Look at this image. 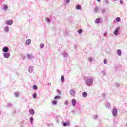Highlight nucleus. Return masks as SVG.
Masks as SVG:
<instances>
[{
	"label": "nucleus",
	"instance_id": "nucleus-1",
	"mask_svg": "<svg viewBox=\"0 0 127 127\" xmlns=\"http://www.w3.org/2000/svg\"><path fill=\"white\" fill-rule=\"evenodd\" d=\"M94 77L87 78L86 80V85L88 87H91L93 85V83H94Z\"/></svg>",
	"mask_w": 127,
	"mask_h": 127
},
{
	"label": "nucleus",
	"instance_id": "nucleus-2",
	"mask_svg": "<svg viewBox=\"0 0 127 127\" xmlns=\"http://www.w3.org/2000/svg\"><path fill=\"white\" fill-rule=\"evenodd\" d=\"M112 114L113 117H117L118 115V110H117V108H114L112 110Z\"/></svg>",
	"mask_w": 127,
	"mask_h": 127
},
{
	"label": "nucleus",
	"instance_id": "nucleus-3",
	"mask_svg": "<svg viewBox=\"0 0 127 127\" xmlns=\"http://www.w3.org/2000/svg\"><path fill=\"white\" fill-rule=\"evenodd\" d=\"M62 55L64 58H68L69 57V54H68V52L65 51L62 52Z\"/></svg>",
	"mask_w": 127,
	"mask_h": 127
},
{
	"label": "nucleus",
	"instance_id": "nucleus-4",
	"mask_svg": "<svg viewBox=\"0 0 127 127\" xmlns=\"http://www.w3.org/2000/svg\"><path fill=\"white\" fill-rule=\"evenodd\" d=\"M62 125L63 126H64V127H69L71 125V124H70V121H67L66 122H62Z\"/></svg>",
	"mask_w": 127,
	"mask_h": 127
},
{
	"label": "nucleus",
	"instance_id": "nucleus-5",
	"mask_svg": "<svg viewBox=\"0 0 127 127\" xmlns=\"http://www.w3.org/2000/svg\"><path fill=\"white\" fill-rule=\"evenodd\" d=\"M2 51L4 53H8L9 51V48L7 46H4L2 48Z\"/></svg>",
	"mask_w": 127,
	"mask_h": 127
},
{
	"label": "nucleus",
	"instance_id": "nucleus-6",
	"mask_svg": "<svg viewBox=\"0 0 127 127\" xmlns=\"http://www.w3.org/2000/svg\"><path fill=\"white\" fill-rule=\"evenodd\" d=\"M120 27H117L114 30L113 34L114 35H118L119 34V30H120Z\"/></svg>",
	"mask_w": 127,
	"mask_h": 127
},
{
	"label": "nucleus",
	"instance_id": "nucleus-7",
	"mask_svg": "<svg viewBox=\"0 0 127 127\" xmlns=\"http://www.w3.org/2000/svg\"><path fill=\"white\" fill-rule=\"evenodd\" d=\"M3 57L4 58H9V57H10V53H4Z\"/></svg>",
	"mask_w": 127,
	"mask_h": 127
},
{
	"label": "nucleus",
	"instance_id": "nucleus-8",
	"mask_svg": "<svg viewBox=\"0 0 127 127\" xmlns=\"http://www.w3.org/2000/svg\"><path fill=\"white\" fill-rule=\"evenodd\" d=\"M13 23V21L12 20H9L6 22V24L7 25H12Z\"/></svg>",
	"mask_w": 127,
	"mask_h": 127
},
{
	"label": "nucleus",
	"instance_id": "nucleus-9",
	"mask_svg": "<svg viewBox=\"0 0 127 127\" xmlns=\"http://www.w3.org/2000/svg\"><path fill=\"white\" fill-rule=\"evenodd\" d=\"M71 104L73 107H75L77 104V101L75 99H72Z\"/></svg>",
	"mask_w": 127,
	"mask_h": 127
},
{
	"label": "nucleus",
	"instance_id": "nucleus-10",
	"mask_svg": "<svg viewBox=\"0 0 127 127\" xmlns=\"http://www.w3.org/2000/svg\"><path fill=\"white\" fill-rule=\"evenodd\" d=\"M28 71L29 73H32V72H33V67L29 66L28 68Z\"/></svg>",
	"mask_w": 127,
	"mask_h": 127
},
{
	"label": "nucleus",
	"instance_id": "nucleus-11",
	"mask_svg": "<svg viewBox=\"0 0 127 127\" xmlns=\"http://www.w3.org/2000/svg\"><path fill=\"white\" fill-rule=\"evenodd\" d=\"M99 10H100V9H99V7L96 6L94 8L93 12L97 13V12H99Z\"/></svg>",
	"mask_w": 127,
	"mask_h": 127
},
{
	"label": "nucleus",
	"instance_id": "nucleus-12",
	"mask_svg": "<svg viewBox=\"0 0 127 127\" xmlns=\"http://www.w3.org/2000/svg\"><path fill=\"white\" fill-rule=\"evenodd\" d=\"M75 8L77 10H81V9H82V6H80V5H76Z\"/></svg>",
	"mask_w": 127,
	"mask_h": 127
},
{
	"label": "nucleus",
	"instance_id": "nucleus-13",
	"mask_svg": "<svg viewBox=\"0 0 127 127\" xmlns=\"http://www.w3.org/2000/svg\"><path fill=\"white\" fill-rule=\"evenodd\" d=\"M75 90L73 89H71L70 91V94L71 95V96H75Z\"/></svg>",
	"mask_w": 127,
	"mask_h": 127
},
{
	"label": "nucleus",
	"instance_id": "nucleus-14",
	"mask_svg": "<svg viewBox=\"0 0 127 127\" xmlns=\"http://www.w3.org/2000/svg\"><path fill=\"white\" fill-rule=\"evenodd\" d=\"M117 53L119 56H121L122 55V50L121 49L117 50Z\"/></svg>",
	"mask_w": 127,
	"mask_h": 127
},
{
	"label": "nucleus",
	"instance_id": "nucleus-15",
	"mask_svg": "<svg viewBox=\"0 0 127 127\" xmlns=\"http://www.w3.org/2000/svg\"><path fill=\"white\" fill-rule=\"evenodd\" d=\"M95 23H97V24H99V23H101V19L99 18H97L95 20Z\"/></svg>",
	"mask_w": 127,
	"mask_h": 127
},
{
	"label": "nucleus",
	"instance_id": "nucleus-16",
	"mask_svg": "<svg viewBox=\"0 0 127 127\" xmlns=\"http://www.w3.org/2000/svg\"><path fill=\"white\" fill-rule=\"evenodd\" d=\"M30 43H31V40L30 39H27L26 41V44H27V45H29Z\"/></svg>",
	"mask_w": 127,
	"mask_h": 127
},
{
	"label": "nucleus",
	"instance_id": "nucleus-17",
	"mask_svg": "<svg viewBox=\"0 0 127 127\" xmlns=\"http://www.w3.org/2000/svg\"><path fill=\"white\" fill-rule=\"evenodd\" d=\"M29 112L30 115H34V114H35V112H34V110H33V109H30L29 111Z\"/></svg>",
	"mask_w": 127,
	"mask_h": 127
},
{
	"label": "nucleus",
	"instance_id": "nucleus-18",
	"mask_svg": "<svg viewBox=\"0 0 127 127\" xmlns=\"http://www.w3.org/2000/svg\"><path fill=\"white\" fill-rule=\"evenodd\" d=\"M88 96V93L86 92H83L82 93V97H83V98H86V97H87Z\"/></svg>",
	"mask_w": 127,
	"mask_h": 127
},
{
	"label": "nucleus",
	"instance_id": "nucleus-19",
	"mask_svg": "<svg viewBox=\"0 0 127 127\" xmlns=\"http://www.w3.org/2000/svg\"><path fill=\"white\" fill-rule=\"evenodd\" d=\"M3 9L5 11L7 10L8 9V6L6 4H4L3 7Z\"/></svg>",
	"mask_w": 127,
	"mask_h": 127
},
{
	"label": "nucleus",
	"instance_id": "nucleus-20",
	"mask_svg": "<svg viewBox=\"0 0 127 127\" xmlns=\"http://www.w3.org/2000/svg\"><path fill=\"white\" fill-rule=\"evenodd\" d=\"M61 81L62 83H64V81H65V77H64V75L61 76Z\"/></svg>",
	"mask_w": 127,
	"mask_h": 127
},
{
	"label": "nucleus",
	"instance_id": "nucleus-21",
	"mask_svg": "<svg viewBox=\"0 0 127 127\" xmlns=\"http://www.w3.org/2000/svg\"><path fill=\"white\" fill-rule=\"evenodd\" d=\"M4 30L6 32H8L9 31V27L6 26L4 28Z\"/></svg>",
	"mask_w": 127,
	"mask_h": 127
},
{
	"label": "nucleus",
	"instance_id": "nucleus-22",
	"mask_svg": "<svg viewBox=\"0 0 127 127\" xmlns=\"http://www.w3.org/2000/svg\"><path fill=\"white\" fill-rule=\"evenodd\" d=\"M115 20L117 22H120V21H121V18L117 17H116V18L115 19Z\"/></svg>",
	"mask_w": 127,
	"mask_h": 127
},
{
	"label": "nucleus",
	"instance_id": "nucleus-23",
	"mask_svg": "<svg viewBox=\"0 0 127 127\" xmlns=\"http://www.w3.org/2000/svg\"><path fill=\"white\" fill-rule=\"evenodd\" d=\"M61 99V97H60V96L57 95L54 97V99L55 100H58Z\"/></svg>",
	"mask_w": 127,
	"mask_h": 127
},
{
	"label": "nucleus",
	"instance_id": "nucleus-24",
	"mask_svg": "<svg viewBox=\"0 0 127 127\" xmlns=\"http://www.w3.org/2000/svg\"><path fill=\"white\" fill-rule=\"evenodd\" d=\"M27 57L28 59H31V58L32 57V55H31L30 54H27Z\"/></svg>",
	"mask_w": 127,
	"mask_h": 127
},
{
	"label": "nucleus",
	"instance_id": "nucleus-25",
	"mask_svg": "<svg viewBox=\"0 0 127 127\" xmlns=\"http://www.w3.org/2000/svg\"><path fill=\"white\" fill-rule=\"evenodd\" d=\"M30 122H31V125H33V117H31L30 118Z\"/></svg>",
	"mask_w": 127,
	"mask_h": 127
},
{
	"label": "nucleus",
	"instance_id": "nucleus-26",
	"mask_svg": "<svg viewBox=\"0 0 127 127\" xmlns=\"http://www.w3.org/2000/svg\"><path fill=\"white\" fill-rule=\"evenodd\" d=\"M88 60L89 62H93V61L94 60V58H93L92 57H90L89 58Z\"/></svg>",
	"mask_w": 127,
	"mask_h": 127
},
{
	"label": "nucleus",
	"instance_id": "nucleus-27",
	"mask_svg": "<svg viewBox=\"0 0 127 127\" xmlns=\"http://www.w3.org/2000/svg\"><path fill=\"white\" fill-rule=\"evenodd\" d=\"M78 33H79V34H82V33H83V30L82 29L78 30Z\"/></svg>",
	"mask_w": 127,
	"mask_h": 127
},
{
	"label": "nucleus",
	"instance_id": "nucleus-28",
	"mask_svg": "<svg viewBox=\"0 0 127 127\" xmlns=\"http://www.w3.org/2000/svg\"><path fill=\"white\" fill-rule=\"evenodd\" d=\"M33 90H37L38 89L37 86L36 85H34L33 86Z\"/></svg>",
	"mask_w": 127,
	"mask_h": 127
},
{
	"label": "nucleus",
	"instance_id": "nucleus-29",
	"mask_svg": "<svg viewBox=\"0 0 127 127\" xmlns=\"http://www.w3.org/2000/svg\"><path fill=\"white\" fill-rule=\"evenodd\" d=\"M14 95L17 98L19 97V93L18 92H15Z\"/></svg>",
	"mask_w": 127,
	"mask_h": 127
},
{
	"label": "nucleus",
	"instance_id": "nucleus-30",
	"mask_svg": "<svg viewBox=\"0 0 127 127\" xmlns=\"http://www.w3.org/2000/svg\"><path fill=\"white\" fill-rule=\"evenodd\" d=\"M105 106H106V108H109L110 107V103L106 102L105 104Z\"/></svg>",
	"mask_w": 127,
	"mask_h": 127
},
{
	"label": "nucleus",
	"instance_id": "nucleus-31",
	"mask_svg": "<svg viewBox=\"0 0 127 127\" xmlns=\"http://www.w3.org/2000/svg\"><path fill=\"white\" fill-rule=\"evenodd\" d=\"M105 12H106V9H101V13H102V14H104Z\"/></svg>",
	"mask_w": 127,
	"mask_h": 127
},
{
	"label": "nucleus",
	"instance_id": "nucleus-32",
	"mask_svg": "<svg viewBox=\"0 0 127 127\" xmlns=\"http://www.w3.org/2000/svg\"><path fill=\"white\" fill-rule=\"evenodd\" d=\"M103 63L104 64H107V63H108V60H107V59H104L103 60Z\"/></svg>",
	"mask_w": 127,
	"mask_h": 127
},
{
	"label": "nucleus",
	"instance_id": "nucleus-33",
	"mask_svg": "<svg viewBox=\"0 0 127 127\" xmlns=\"http://www.w3.org/2000/svg\"><path fill=\"white\" fill-rule=\"evenodd\" d=\"M46 21L47 22H48V23H50L51 20L49 18H47Z\"/></svg>",
	"mask_w": 127,
	"mask_h": 127
},
{
	"label": "nucleus",
	"instance_id": "nucleus-34",
	"mask_svg": "<svg viewBox=\"0 0 127 127\" xmlns=\"http://www.w3.org/2000/svg\"><path fill=\"white\" fill-rule=\"evenodd\" d=\"M37 96V95L36 94V93H34L33 94V99H36Z\"/></svg>",
	"mask_w": 127,
	"mask_h": 127
},
{
	"label": "nucleus",
	"instance_id": "nucleus-35",
	"mask_svg": "<svg viewBox=\"0 0 127 127\" xmlns=\"http://www.w3.org/2000/svg\"><path fill=\"white\" fill-rule=\"evenodd\" d=\"M53 105H57V101L55 100V101H53L52 102Z\"/></svg>",
	"mask_w": 127,
	"mask_h": 127
},
{
	"label": "nucleus",
	"instance_id": "nucleus-36",
	"mask_svg": "<svg viewBox=\"0 0 127 127\" xmlns=\"http://www.w3.org/2000/svg\"><path fill=\"white\" fill-rule=\"evenodd\" d=\"M11 106H12V105L10 103H8L7 104V107L8 108H9V107H11Z\"/></svg>",
	"mask_w": 127,
	"mask_h": 127
},
{
	"label": "nucleus",
	"instance_id": "nucleus-37",
	"mask_svg": "<svg viewBox=\"0 0 127 127\" xmlns=\"http://www.w3.org/2000/svg\"><path fill=\"white\" fill-rule=\"evenodd\" d=\"M57 93L59 95H61V92H60V90L58 89L57 90Z\"/></svg>",
	"mask_w": 127,
	"mask_h": 127
},
{
	"label": "nucleus",
	"instance_id": "nucleus-38",
	"mask_svg": "<svg viewBox=\"0 0 127 127\" xmlns=\"http://www.w3.org/2000/svg\"><path fill=\"white\" fill-rule=\"evenodd\" d=\"M40 48H43V47H44V44H42V43L40 44Z\"/></svg>",
	"mask_w": 127,
	"mask_h": 127
},
{
	"label": "nucleus",
	"instance_id": "nucleus-39",
	"mask_svg": "<svg viewBox=\"0 0 127 127\" xmlns=\"http://www.w3.org/2000/svg\"><path fill=\"white\" fill-rule=\"evenodd\" d=\"M115 86H116L117 88H119V87H120V84L117 83H115Z\"/></svg>",
	"mask_w": 127,
	"mask_h": 127
},
{
	"label": "nucleus",
	"instance_id": "nucleus-40",
	"mask_svg": "<svg viewBox=\"0 0 127 127\" xmlns=\"http://www.w3.org/2000/svg\"><path fill=\"white\" fill-rule=\"evenodd\" d=\"M104 2L106 4H109V0H104Z\"/></svg>",
	"mask_w": 127,
	"mask_h": 127
},
{
	"label": "nucleus",
	"instance_id": "nucleus-41",
	"mask_svg": "<svg viewBox=\"0 0 127 127\" xmlns=\"http://www.w3.org/2000/svg\"><path fill=\"white\" fill-rule=\"evenodd\" d=\"M68 104H69V101L68 100L65 101L64 102V105H67Z\"/></svg>",
	"mask_w": 127,
	"mask_h": 127
},
{
	"label": "nucleus",
	"instance_id": "nucleus-42",
	"mask_svg": "<svg viewBox=\"0 0 127 127\" xmlns=\"http://www.w3.org/2000/svg\"><path fill=\"white\" fill-rule=\"evenodd\" d=\"M98 118H99V116H98V115H95L94 116V120H97V119H98Z\"/></svg>",
	"mask_w": 127,
	"mask_h": 127
},
{
	"label": "nucleus",
	"instance_id": "nucleus-43",
	"mask_svg": "<svg viewBox=\"0 0 127 127\" xmlns=\"http://www.w3.org/2000/svg\"><path fill=\"white\" fill-rule=\"evenodd\" d=\"M108 34V32L107 31H105V33L103 34V36L105 37V36Z\"/></svg>",
	"mask_w": 127,
	"mask_h": 127
},
{
	"label": "nucleus",
	"instance_id": "nucleus-44",
	"mask_svg": "<svg viewBox=\"0 0 127 127\" xmlns=\"http://www.w3.org/2000/svg\"><path fill=\"white\" fill-rule=\"evenodd\" d=\"M102 73L103 76H105V75L106 74V72L105 71H102Z\"/></svg>",
	"mask_w": 127,
	"mask_h": 127
},
{
	"label": "nucleus",
	"instance_id": "nucleus-45",
	"mask_svg": "<svg viewBox=\"0 0 127 127\" xmlns=\"http://www.w3.org/2000/svg\"><path fill=\"white\" fill-rule=\"evenodd\" d=\"M66 3L68 4L70 3V0H65Z\"/></svg>",
	"mask_w": 127,
	"mask_h": 127
},
{
	"label": "nucleus",
	"instance_id": "nucleus-46",
	"mask_svg": "<svg viewBox=\"0 0 127 127\" xmlns=\"http://www.w3.org/2000/svg\"><path fill=\"white\" fill-rule=\"evenodd\" d=\"M102 97L103 98H105V97H106V95L105 94V93H102Z\"/></svg>",
	"mask_w": 127,
	"mask_h": 127
},
{
	"label": "nucleus",
	"instance_id": "nucleus-47",
	"mask_svg": "<svg viewBox=\"0 0 127 127\" xmlns=\"http://www.w3.org/2000/svg\"><path fill=\"white\" fill-rule=\"evenodd\" d=\"M120 3L121 4H124V2L123 1V0H120Z\"/></svg>",
	"mask_w": 127,
	"mask_h": 127
},
{
	"label": "nucleus",
	"instance_id": "nucleus-48",
	"mask_svg": "<svg viewBox=\"0 0 127 127\" xmlns=\"http://www.w3.org/2000/svg\"><path fill=\"white\" fill-rule=\"evenodd\" d=\"M65 34L66 35H69V33L68 32V31H65Z\"/></svg>",
	"mask_w": 127,
	"mask_h": 127
},
{
	"label": "nucleus",
	"instance_id": "nucleus-49",
	"mask_svg": "<svg viewBox=\"0 0 127 127\" xmlns=\"http://www.w3.org/2000/svg\"><path fill=\"white\" fill-rule=\"evenodd\" d=\"M74 127H80V126H79L78 125H75Z\"/></svg>",
	"mask_w": 127,
	"mask_h": 127
},
{
	"label": "nucleus",
	"instance_id": "nucleus-50",
	"mask_svg": "<svg viewBox=\"0 0 127 127\" xmlns=\"http://www.w3.org/2000/svg\"><path fill=\"white\" fill-rule=\"evenodd\" d=\"M75 112H76V111H75V110L72 111V113H75Z\"/></svg>",
	"mask_w": 127,
	"mask_h": 127
},
{
	"label": "nucleus",
	"instance_id": "nucleus-51",
	"mask_svg": "<svg viewBox=\"0 0 127 127\" xmlns=\"http://www.w3.org/2000/svg\"><path fill=\"white\" fill-rule=\"evenodd\" d=\"M98 2H101V0H97Z\"/></svg>",
	"mask_w": 127,
	"mask_h": 127
},
{
	"label": "nucleus",
	"instance_id": "nucleus-52",
	"mask_svg": "<svg viewBox=\"0 0 127 127\" xmlns=\"http://www.w3.org/2000/svg\"><path fill=\"white\" fill-rule=\"evenodd\" d=\"M48 85H51V83H48Z\"/></svg>",
	"mask_w": 127,
	"mask_h": 127
},
{
	"label": "nucleus",
	"instance_id": "nucleus-53",
	"mask_svg": "<svg viewBox=\"0 0 127 127\" xmlns=\"http://www.w3.org/2000/svg\"><path fill=\"white\" fill-rule=\"evenodd\" d=\"M114 0V1H117V0Z\"/></svg>",
	"mask_w": 127,
	"mask_h": 127
},
{
	"label": "nucleus",
	"instance_id": "nucleus-54",
	"mask_svg": "<svg viewBox=\"0 0 127 127\" xmlns=\"http://www.w3.org/2000/svg\"><path fill=\"white\" fill-rule=\"evenodd\" d=\"M126 127H127V124H126Z\"/></svg>",
	"mask_w": 127,
	"mask_h": 127
},
{
	"label": "nucleus",
	"instance_id": "nucleus-55",
	"mask_svg": "<svg viewBox=\"0 0 127 127\" xmlns=\"http://www.w3.org/2000/svg\"><path fill=\"white\" fill-rule=\"evenodd\" d=\"M24 59H25V57H24Z\"/></svg>",
	"mask_w": 127,
	"mask_h": 127
},
{
	"label": "nucleus",
	"instance_id": "nucleus-56",
	"mask_svg": "<svg viewBox=\"0 0 127 127\" xmlns=\"http://www.w3.org/2000/svg\"><path fill=\"white\" fill-rule=\"evenodd\" d=\"M24 59H25V57H24Z\"/></svg>",
	"mask_w": 127,
	"mask_h": 127
}]
</instances>
